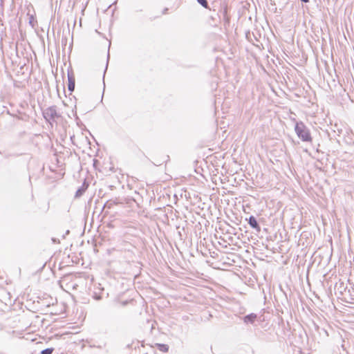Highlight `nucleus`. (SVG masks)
<instances>
[{
  "label": "nucleus",
  "mask_w": 354,
  "mask_h": 354,
  "mask_svg": "<svg viewBox=\"0 0 354 354\" xmlns=\"http://www.w3.org/2000/svg\"><path fill=\"white\" fill-rule=\"evenodd\" d=\"M297 136L304 142H310L312 138L309 129L302 122H297L295 127Z\"/></svg>",
  "instance_id": "nucleus-1"
},
{
  "label": "nucleus",
  "mask_w": 354,
  "mask_h": 354,
  "mask_svg": "<svg viewBox=\"0 0 354 354\" xmlns=\"http://www.w3.org/2000/svg\"><path fill=\"white\" fill-rule=\"evenodd\" d=\"M43 116L53 126V123L56 122V120L60 118L61 115L57 112L56 106H51L43 111Z\"/></svg>",
  "instance_id": "nucleus-2"
},
{
  "label": "nucleus",
  "mask_w": 354,
  "mask_h": 354,
  "mask_svg": "<svg viewBox=\"0 0 354 354\" xmlns=\"http://www.w3.org/2000/svg\"><path fill=\"white\" fill-rule=\"evenodd\" d=\"M75 75L72 71H68V89L70 92H73L75 89Z\"/></svg>",
  "instance_id": "nucleus-3"
},
{
  "label": "nucleus",
  "mask_w": 354,
  "mask_h": 354,
  "mask_svg": "<svg viewBox=\"0 0 354 354\" xmlns=\"http://www.w3.org/2000/svg\"><path fill=\"white\" fill-rule=\"evenodd\" d=\"M104 288L101 287V284H98L97 287L95 288V290L93 292V297L95 300H100L104 297Z\"/></svg>",
  "instance_id": "nucleus-4"
},
{
  "label": "nucleus",
  "mask_w": 354,
  "mask_h": 354,
  "mask_svg": "<svg viewBox=\"0 0 354 354\" xmlns=\"http://www.w3.org/2000/svg\"><path fill=\"white\" fill-rule=\"evenodd\" d=\"M247 220L248 221V224L252 229L255 230L257 232L261 231V227L254 216H250Z\"/></svg>",
  "instance_id": "nucleus-5"
},
{
  "label": "nucleus",
  "mask_w": 354,
  "mask_h": 354,
  "mask_svg": "<svg viewBox=\"0 0 354 354\" xmlns=\"http://www.w3.org/2000/svg\"><path fill=\"white\" fill-rule=\"evenodd\" d=\"M88 187V184L84 181L83 183V184L82 185V186L76 191L75 197L79 198V197L82 196L84 194V193L85 192V191L87 189Z\"/></svg>",
  "instance_id": "nucleus-6"
},
{
  "label": "nucleus",
  "mask_w": 354,
  "mask_h": 354,
  "mask_svg": "<svg viewBox=\"0 0 354 354\" xmlns=\"http://www.w3.org/2000/svg\"><path fill=\"white\" fill-rule=\"evenodd\" d=\"M257 318L255 313L249 314L243 317V322L245 324H254Z\"/></svg>",
  "instance_id": "nucleus-7"
},
{
  "label": "nucleus",
  "mask_w": 354,
  "mask_h": 354,
  "mask_svg": "<svg viewBox=\"0 0 354 354\" xmlns=\"http://www.w3.org/2000/svg\"><path fill=\"white\" fill-rule=\"evenodd\" d=\"M222 15H223V19L224 20L225 24H230V18L227 16V8H224L222 11Z\"/></svg>",
  "instance_id": "nucleus-8"
},
{
  "label": "nucleus",
  "mask_w": 354,
  "mask_h": 354,
  "mask_svg": "<svg viewBox=\"0 0 354 354\" xmlns=\"http://www.w3.org/2000/svg\"><path fill=\"white\" fill-rule=\"evenodd\" d=\"M54 351L53 348H48L41 351V354H52Z\"/></svg>",
  "instance_id": "nucleus-9"
},
{
  "label": "nucleus",
  "mask_w": 354,
  "mask_h": 354,
  "mask_svg": "<svg viewBox=\"0 0 354 354\" xmlns=\"http://www.w3.org/2000/svg\"><path fill=\"white\" fill-rule=\"evenodd\" d=\"M196 1L199 4H201L205 8H208V2L207 0H196Z\"/></svg>",
  "instance_id": "nucleus-10"
},
{
  "label": "nucleus",
  "mask_w": 354,
  "mask_h": 354,
  "mask_svg": "<svg viewBox=\"0 0 354 354\" xmlns=\"http://www.w3.org/2000/svg\"><path fill=\"white\" fill-rule=\"evenodd\" d=\"M160 350L164 352H167L169 347L167 344H159Z\"/></svg>",
  "instance_id": "nucleus-11"
},
{
  "label": "nucleus",
  "mask_w": 354,
  "mask_h": 354,
  "mask_svg": "<svg viewBox=\"0 0 354 354\" xmlns=\"http://www.w3.org/2000/svg\"><path fill=\"white\" fill-rule=\"evenodd\" d=\"M113 204H115V201H109L105 204V207L111 208Z\"/></svg>",
  "instance_id": "nucleus-12"
},
{
  "label": "nucleus",
  "mask_w": 354,
  "mask_h": 354,
  "mask_svg": "<svg viewBox=\"0 0 354 354\" xmlns=\"http://www.w3.org/2000/svg\"><path fill=\"white\" fill-rule=\"evenodd\" d=\"M133 300H131L129 301H124L121 302V304H122V306H126L127 304L133 303Z\"/></svg>",
  "instance_id": "nucleus-13"
},
{
  "label": "nucleus",
  "mask_w": 354,
  "mask_h": 354,
  "mask_svg": "<svg viewBox=\"0 0 354 354\" xmlns=\"http://www.w3.org/2000/svg\"><path fill=\"white\" fill-rule=\"evenodd\" d=\"M4 0H0V8L3 9Z\"/></svg>",
  "instance_id": "nucleus-14"
},
{
  "label": "nucleus",
  "mask_w": 354,
  "mask_h": 354,
  "mask_svg": "<svg viewBox=\"0 0 354 354\" xmlns=\"http://www.w3.org/2000/svg\"><path fill=\"white\" fill-rule=\"evenodd\" d=\"M301 1H302L304 3H308L309 1V0H301Z\"/></svg>",
  "instance_id": "nucleus-15"
}]
</instances>
